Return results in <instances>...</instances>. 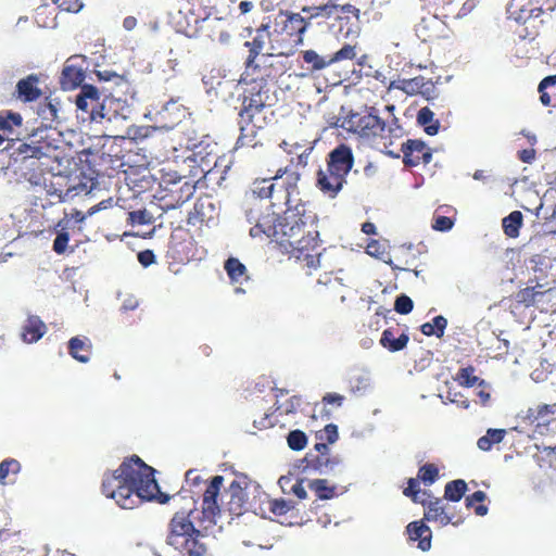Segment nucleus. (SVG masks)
I'll return each mask as SVG.
<instances>
[{"label": "nucleus", "instance_id": "nucleus-1", "mask_svg": "<svg viewBox=\"0 0 556 556\" xmlns=\"http://www.w3.org/2000/svg\"><path fill=\"white\" fill-rule=\"evenodd\" d=\"M154 473L139 456L126 457L117 469L104 472L102 494L123 509H134L153 500L165 504L169 496L161 493Z\"/></svg>", "mask_w": 556, "mask_h": 556}, {"label": "nucleus", "instance_id": "nucleus-2", "mask_svg": "<svg viewBox=\"0 0 556 556\" xmlns=\"http://www.w3.org/2000/svg\"><path fill=\"white\" fill-rule=\"evenodd\" d=\"M317 215L304 202L289 206L278 217L276 243L291 258L302 263L307 274L321 266Z\"/></svg>", "mask_w": 556, "mask_h": 556}, {"label": "nucleus", "instance_id": "nucleus-3", "mask_svg": "<svg viewBox=\"0 0 556 556\" xmlns=\"http://www.w3.org/2000/svg\"><path fill=\"white\" fill-rule=\"evenodd\" d=\"M268 60H264L266 63ZM283 73V66L278 67L274 63L264 64V74L247 83L241 94V108L239 110L240 136L237 139L236 148L256 147L257 131L263 129L266 124L265 109L271 106L274 92V81Z\"/></svg>", "mask_w": 556, "mask_h": 556}, {"label": "nucleus", "instance_id": "nucleus-4", "mask_svg": "<svg viewBox=\"0 0 556 556\" xmlns=\"http://www.w3.org/2000/svg\"><path fill=\"white\" fill-rule=\"evenodd\" d=\"M70 159L55 142H37V185H41L50 202H64L80 193L89 194L96 186L93 179L73 184L68 173Z\"/></svg>", "mask_w": 556, "mask_h": 556}, {"label": "nucleus", "instance_id": "nucleus-5", "mask_svg": "<svg viewBox=\"0 0 556 556\" xmlns=\"http://www.w3.org/2000/svg\"><path fill=\"white\" fill-rule=\"evenodd\" d=\"M177 511L169 522V531L166 543L176 549L180 556H206L207 546L203 542L205 538L190 520V515Z\"/></svg>", "mask_w": 556, "mask_h": 556}, {"label": "nucleus", "instance_id": "nucleus-6", "mask_svg": "<svg viewBox=\"0 0 556 556\" xmlns=\"http://www.w3.org/2000/svg\"><path fill=\"white\" fill-rule=\"evenodd\" d=\"M277 48H281L283 55L291 54L303 42V35L308 22L300 13L280 10L274 17H267Z\"/></svg>", "mask_w": 556, "mask_h": 556}, {"label": "nucleus", "instance_id": "nucleus-7", "mask_svg": "<svg viewBox=\"0 0 556 556\" xmlns=\"http://www.w3.org/2000/svg\"><path fill=\"white\" fill-rule=\"evenodd\" d=\"M108 100V97H102L93 85H83L75 100L78 117L88 123H110L114 114L106 106Z\"/></svg>", "mask_w": 556, "mask_h": 556}, {"label": "nucleus", "instance_id": "nucleus-8", "mask_svg": "<svg viewBox=\"0 0 556 556\" xmlns=\"http://www.w3.org/2000/svg\"><path fill=\"white\" fill-rule=\"evenodd\" d=\"M300 173L290 169L289 167L279 168L274 176V189L270 197V205L273 207L289 208L294 204L302 202L299 199V181Z\"/></svg>", "mask_w": 556, "mask_h": 556}, {"label": "nucleus", "instance_id": "nucleus-9", "mask_svg": "<svg viewBox=\"0 0 556 556\" xmlns=\"http://www.w3.org/2000/svg\"><path fill=\"white\" fill-rule=\"evenodd\" d=\"M342 126L365 139L387 138L392 131L374 108L368 112L351 113L344 118Z\"/></svg>", "mask_w": 556, "mask_h": 556}, {"label": "nucleus", "instance_id": "nucleus-10", "mask_svg": "<svg viewBox=\"0 0 556 556\" xmlns=\"http://www.w3.org/2000/svg\"><path fill=\"white\" fill-rule=\"evenodd\" d=\"M275 39L273 28L267 20L255 29L252 40L244 42V46L249 48V55L245 61L247 66H253L256 58L263 52H266L268 58L275 54L283 55L281 48L276 47Z\"/></svg>", "mask_w": 556, "mask_h": 556}, {"label": "nucleus", "instance_id": "nucleus-11", "mask_svg": "<svg viewBox=\"0 0 556 556\" xmlns=\"http://www.w3.org/2000/svg\"><path fill=\"white\" fill-rule=\"evenodd\" d=\"M56 119L58 109L51 100L45 97L37 102V142L41 140L60 146L61 134L55 127Z\"/></svg>", "mask_w": 556, "mask_h": 556}, {"label": "nucleus", "instance_id": "nucleus-12", "mask_svg": "<svg viewBox=\"0 0 556 556\" xmlns=\"http://www.w3.org/2000/svg\"><path fill=\"white\" fill-rule=\"evenodd\" d=\"M167 187L160 197L164 210H174L186 203L195 192L197 185L192 179L177 177L166 180Z\"/></svg>", "mask_w": 556, "mask_h": 556}, {"label": "nucleus", "instance_id": "nucleus-13", "mask_svg": "<svg viewBox=\"0 0 556 556\" xmlns=\"http://www.w3.org/2000/svg\"><path fill=\"white\" fill-rule=\"evenodd\" d=\"M247 220L253 226L250 228V236L255 239H271L276 242L277 224L279 214L273 212L262 214L257 206L245 212Z\"/></svg>", "mask_w": 556, "mask_h": 556}, {"label": "nucleus", "instance_id": "nucleus-14", "mask_svg": "<svg viewBox=\"0 0 556 556\" xmlns=\"http://www.w3.org/2000/svg\"><path fill=\"white\" fill-rule=\"evenodd\" d=\"M247 477L235 479L225 490V510L231 516H241L248 510Z\"/></svg>", "mask_w": 556, "mask_h": 556}, {"label": "nucleus", "instance_id": "nucleus-15", "mask_svg": "<svg viewBox=\"0 0 556 556\" xmlns=\"http://www.w3.org/2000/svg\"><path fill=\"white\" fill-rule=\"evenodd\" d=\"M403 163L406 167L427 165L432 160L431 149L421 140L408 139L402 143Z\"/></svg>", "mask_w": 556, "mask_h": 556}, {"label": "nucleus", "instance_id": "nucleus-16", "mask_svg": "<svg viewBox=\"0 0 556 556\" xmlns=\"http://www.w3.org/2000/svg\"><path fill=\"white\" fill-rule=\"evenodd\" d=\"M224 483L223 476H214L206 484L202 498V515L204 520L214 521L220 514L218 495Z\"/></svg>", "mask_w": 556, "mask_h": 556}, {"label": "nucleus", "instance_id": "nucleus-17", "mask_svg": "<svg viewBox=\"0 0 556 556\" xmlns=\"http://www.w3.org/2000/svg\"><path fill=\"white\" fill-rule=\"evenodd\" d=\"M507 13L517 23L525 24L531 18L540 17L544 9L541 0H510Z\"/></svg>", "mask_w": 556, "mask_h": 556}, {"label": "nucleus", "instance_id": "nucleus-18", "mask_svg": "<svg viewBox=\"0 0 556 556\" xmlns=\"http://www.w3.org/2000/svg\"><path fill=\"white\" fill-rule=\"evenodd\" d=\"M346 178L326 167L317 172L316 186L328 198L334 199L342 190Z\"/></svg>", "mask_w": 556, "mask_h": 556}, {"label": "nucleus", "instance_id": "nucleus-19", "mask_svg": "<svg viewBox=\"0 0 556 556\" xmlns=\"http://www.w3.org/2000/svg\"><path fill=\"white\" fill-rule=\"evenodd\" d=\"M354 164L352 149L342 143L333 149L327 159V167L333 172L342 174L346 178Z\"/></svg>", "mask_w": 556, "mask_h": 556}, {"label": "nucleus", "instance_id": "nucleus-20", "mask_svg": "<svg viewBox=\"0 0 556 556\" xmlns=\"http://www.w3.org/2000/svg\"><path fill=\"white\" fill-rule=\"evenodd\" d=\"M76 58L72 56L66 60L60 76V85L63 90H73L81 87L85 80V71L81 65L75 63Z\"/></svg>", "mask_w": 556, "mask_h": 556}, {"label": "nucleus", "instance_id": "nucleus-21", "mask_svg": "<svg viewBox=\"0 0 556 556\" xmlns=\"http://www.w3.org/2000/svg\"><path fill=\"white\" fill-rule=\"evenodd\" d=\"M216 207L210 195L204 194L197 199L193 208L188 214V224L197 225L208 223L214 218Z\"/></svg>", "mask_w": 556, "mask_h": 556}, {"label": "nucleus", "instance_id": "nucleus-22", "mask_svg": "<svg viewBox=\"0 0 556 556\" xmlns=\"http://www.w3.org/2000/svg\"><path fill=\"white\" fill-rule=\"evenodd\" d=\"M426 520L412 521L406 526V534L412 542H418V548L427 552L431 548L432 531L425 523Z\"/></svg>", "mask_w": 556, "mask_h": 556}, {"label": "nucleus", "instance_id": "nucleus-23", "mask_svg": "<svg viewBox=\"0 0 556 556\" xmlns=\"http://www.w3.org/2000/svg\"><path fill=\"white\" fill-rule=\"evenodd\" d=\"M391 88L404 91L407 94H429L434 89L432 81L426 80L424 76H417L409 79H399L391 83Z\"/></svg>", "mask_w": 556, "mask_h": 556}, {"label": "nucleus", "instance_id": "nucleus-24", "mask_svg": "<svg viewBox=\"0 0 556 556\" xmlns=\"http://www.w3.org/2000/svg\"><path fill=\"white\" fill-rule=\"evenodd\" d=\"M332 16L340 21V30L343 29V22L350 25L345 31V36L358 34L359 9L352 4L337 5V10Z\"/></svg>", "mask_w": 556, "mask_h": 556}, {"label": "nucleus", "instance_id": "nucleus-25", "mask_svg": "<svg viewBox=\"0 0 556 556\" xmlns=\"http://www.w3.org/2000/svg\"><path fill=\"white\" fill-rule=\"evenodd\" d=\"M424 520L429 522H438L440 526H447L451 523V517H446L443 507V498L430 497L426 498Z\"/></svg>", "mask_w": 556, "mask_h": 556}, {"label": "nucleus", "instance_id": "nucleus-26", "mask_svg": "<svg viewBox=\"0 0 556 556\" xmlns=\"http://www.w3.org/2000/svg\"><path fill=\"white\" fill-rule=\"evenodd\" d=\"M304 462L306 469H313L321 475L330 473L340 464V459L330 454L315 455L313 453H307Z\"/></svg>", "mask_w": 556, "mask_h": 556}, {"label": "nucleus", "instance_id": "nucleus-27", "mask_svg": "<svg viewBox=\"0 0 556 556\" xmlns=\"http://www.w3.org/2000/svg\"><path fill=\"white\" fill-rule=\"evenodd\" d=\"M70 355L80 363H87L92 353V344L88 338L74 337L68 341Z\"/></svg>", "mask_w": 556, "mask_h": 556}, {"label": "nucleus", "instance_id": "nucleus-28", "mask_svg": "<svg viewBox=\"0 0 556 556\" xmlns=\"http://www.w3.org/2000/svg\"><path fill=\"white\" fill-rule=\"evenodd\" d=\"M556 413L555 404H541L536 407H530L527 410L526 418L535 424L536 427L546 426L551 422V417Z\"/></svg>", "mask_w": 556, "mask_h": 556}, {"label": "nucleus", "instance_id": "nucleus-29", "mask_svg": "<svg viewBox=\"0 0 556 556\" xmlns=\"http://www.w3.org/2000/svg\"><path fill=\"white\" fill-rule=\"evenodd\" d=\"M304 63L307 64V70L311 73L320 72L332 65L330 54L321 55L315 50H305L302 52Z\"/></svg>", "mask_w": 556, "mask_h": 556}, {"label": "nucleus", "instance_id": "nucleus-30", "mask_svg": "<svg viewBox=\"0 0 556 556\" xmlns=\"http://www.w3.org/2000/svg\"><path fill=\"white\" fill-rule=\"evenodd\" d=\"M408 341L409 337L406 333H402L400 337L395 338L391 329L383 330L380 338V344L390 352H397L405 349Z\"/></svg>", "mask_w": 556, "mask_h": 556}, {"label": "nucleus", "instance_id": "nucleus-31", "mask_svg": "<svg viewBox=\"0 0 556 556\" xmlns=\"http://www.w3.org/2000/svg\"><path fill=\"white\" fill-rule=\"evenodd\" d=\"M523 224V216L520 211H513L510 214H508L506 217L502 220V227L504 233L508 238H517L519 237L520 228Z\"/></svg>", "mask_w": 556, "mask_h": 556}, {"label": "nucleus", "instance_id": "nucleus-32", "mask_svg": "<svg viewBox=\"0 0 556 556\" xmlns=\"http://www.w3.org/2000/svg\"><path fill=\"white\" fill-rule=\"evenodd\" d=\"M55 5H37V26L42 28H54L56 26Z\"/></svg>", "mask_w": 556, "mask_h": 556}, {"label": "nucleus", "instance_id": "nucleus-33", "mask_svg": "<svg viewBox=\"0 0 556 556\" xmlns=\"http://www.w3.org/2000/svg\"><path fill=\"white\" fill-rule=\"evenodd\" d=\"M417 122L424 127L426 134L430 136L438 134L440 124L438 119H434V113L429 108L425 106L419 110Z\"/></svg>", "mask_w": 556, "mask_h": 556}, {"label": "nucleus", "instance_id": "nucleus-34", "mask_svg": "<svg viewBox=\"0 0 556 556\" xmlns=\"http://www.w3.org/2000/svg\"><path fill=\"white\" fill-rule=\"evenodd\" d=\"M467 491V483L463 479H456L447 482L444 486L443 500L450 502H459Z\"/></svg>", "mask_w": 556, "mask_h": 556}, {"label": "nucleus", "instance_id": "nucleus-35", "mask_svg": "<svg viewBox=\"0 0 556 556\" xmlns=\"http://www.w3.org/2000/svg\"><path fill=\"white\" fill-rule=\"evenodd\" d=\"M453 208L451 206H440L433 215L432 218V228L437 231H448L454 226V218L450 216H445L441 213L447 214L452 212Z\"/></svg>", "mask_w": 556, "mask_h": 556}, {"label": "nucleus", "instance_id": "nucleus-36", "mask_svg": "<svg viewBox=\"0 0 556 556\" xmlns=\"http://www.w3.org/2000/svg\"><path fill=\"white\" fill-rule=\"evenodd\" d=\"M224 268L232 282H242L247 279V267L236 257H229Z\"/></svg>", "mask_w": 556, "mask_h": 556}, {"label": "nucleus", "instance_id": "nucleus-37", "mask_svg": "<svg viewBox=\"0 0 556 556\" xmlns=\"http://www.w3.org/2000/svg\"><path fill=\"white\" fill-rule=\"evenodd\" d=\"M418 480V478H409L407 486L403 490V494L409 497L414 503L426 505V498H430L431 494L427 491L421 492Z\"/></svg>", "mask_w": 556, "mask_h": 556}, {"label": "nucleus", "instance_id": "nucleus-38", "mask_svg": "<svg viewBox=\"0 0 556 556\" xmlns=\"http://www.w3.org/2000/svg\"><path fill=\"white\" fill-rule=\"evenodd\" d=\"M536 307L544 313L556 312V287L539 291Z\"/></svg>", "mask_w": 556, "mask_h": 556}, {"label": "nucleus", "instance_id": "nucleus-39", "mask_svg": "<svg viewBox=\"0 0 556 556\" xmlns=\"http://www.w3.org/2000/svg\"><path fill=\"white\" fill-rule=\"evenodd\" d=\"M308 488L315 492L319 500H330L336 495V486L329 485L325 479H314L308 482Z\"/></svg>", "mask_w": 556, "mask_h": 556}, {"label": "nucleus", "instance_id": "nucleus-40", "mask_svg": "<svg viewBox=\"0 0 556 556\" xmlns=\"http://www.w3.org/2000/svg\"><path fill=\"white\" fill-rule=\"evenodd\" d=\"M337 10V4H324L319 7H304L302 9V12L305 14L306 22H311L313 18L316 17H326L329 18L333 15L334 11Z\"/></svg>", "mask_w": 556, "mask_h": 556}, {"label": "nucleus", "instance_id": "nucleus-41", "mask_svg": "<svg viewBox=\"0 0 556 556\" xmlns=\"http://www.w3.org/2000/svg\"><path fill=\"white\" fill-rule=\"evenodd\" d=\"M505 434L504 429H489L486 434L478 440L477 445L482 451H490L494 444L503 441Z\"/></svg>", "mask_w": 556, "mask_h": 556}, {"label": "nucleus", "instance_id": "nucleus-42", "mask_svg": "<svg viewBox=\"0 0 556 556\" xmlns=\"http://www.w3.org/2000/svg\"><path fill=\"white\" fill-rule=\"evenodd\" d=\"M275 182H274V176L270 178H262V179H255L251 191L253 195H255L258 199H269L273 195V189H274Z\"/></svg>", "mask_w": 556, "mask_h": 556}, {"label": "nucleus", "instance_id": "nucleus-43", "mask_svg": "<svg viewBox=\"0 0 556 556\" xmlns=\"http://www.w3.org/2000/svg\"><path fill=\"white\" fill-rule=\"evenodd\" d=\"M17 97L24 101L35 100V75L30 74L20 80L16 86Z\"/></svg>", "mask_w": 556, "mask_h": 556}, {"label": "nucleus", "instance_id": "nucleus-44", "mask_svg": "<svg viewBox=\"0 0 556 556\" xmlns=\"http://www.w3.org/2000/svg\"><path fill=\"white\" fill-rule=\"evenodd\" d=\"M485 498L486 494L483 491H476L466 497V507L473 508L478 516H485L488 514V506L482 504Z\"/></svg>", "mask_w": 556, "mask_h": 556}, {"label": "nucleus", "instance_id": "nucleus-45", "mask_svg": "<svg viewBox=\"0 0 556 556\" xmlns=\"http://www.w3.org/2000/svg\"><path fill=\"white\" fill-rule=\"evenodd\" d=\"M358 46L344 43L338 51L330 54L332 64L343 61H353L357 56Z\"/></svg>", "mask_w": 556, "mask_h": 556}, {"label": "nucleus", "instance_id": "nucleus-46", "mask_svg": "<svg viewBox=\"0 0 556 556\" xmlns=\"http://www.w3.org/2000/svg\"><path fill=\"white\" fill-rule=\"evenodd\" d=\"M538 294L539 290H536V287H527L516 293L515 300L527 307L536 306Z\"/></svg>", "mask_w": 556, "mask_h": 556}, {"label": "nucleus", "instance_id": "nucleus-47", "mask_svg": "<svg viewBox=\"0 0 556 556\" xmlns=\"http://www.w3.org/2000/svg\"><path fill=\"white\" fill-rule=\"evenodd\" d=\"M109 206H112V199L103 200L99 204L91 206L86 214L77 210H72V212L66 216H70V218L74 219L76 223H83L87 216H91L100 210L108 208Z\"/></svg>", "mask_w": 556, "mask_h": 556}, {"label": "nucleus", "instance_id": "nucleus-48", "mask_svg": "<svg viewBox=\"0 0 556 556\" xmlns=\"http://www.w3.org/2000/svg\"><path fill=\"white\" fill-rule=\"evenodd\" d=\"M287 443L292 451H302L307 445V437L302 430H292L287 435Z\"/></svg>", "mask_w": 556, "mask_h": 556}, {"label": "nucleus", "instance_id": "nucleus-49", "mask_svg": "<svg viewBox=\"0 0 556 556\" xmlns=\"http://www.w3.org/2000/svg\"><path fill=\"white\" fill-rule=\"evenodd\" d=\"M417 478L430 485L439 478V468L434 464H425L419 468Z\"/></svg>", "mask_w": 556, "mask_h": 556}, {"label": "nucleus", "instance_id": "nucleus-50", "mask_svg": "<svg viewBox=\"0 0 556 556\" xmlns=\"http://www.w3.org/2000/svg\"><path fill=\"white\" fill-rule=\"evenodd\" d=\"M22 121L23 118L18 113H14L11 111L0 112V129H2L3 131H11L12 125L21 126Z\"/></svg>", "mask_w": 556, "mask_h": 556}, {"label": "nucleus", "instance_id": "nucleus-51", "mask_svg": "<svg viewBox=\"0 0 556 556\" xmlns=\"http://www.w3.org/2000/svg\"><path fill=\"white\" fill-rule=\"evenodd\" d=\"M455 380L464 387L470 388L473 387L479 378L475 376V367L473 366H467L464 368H460L456 375Z\"/></svg>", "mask_w": 556, "mask_h": 556}, {"label": "nucleus", "instance_id": "nucleus-52", "mask_svg": "<svg viewBox=\"0 0 556 556\" xmlns=\"http://www.w3.org/2000/svg\"><path fill=\"white\" fill-rule=\"evenodd\" d=\"M151 215L147 210H138L128 213L127 222L131 226L148 225L151 223Z\"/></svg>", "mask_w": 556, "mask_h": 556}, {"label": "nucleus", "instance_id": "nucleus-53", "mask_svg": "<svg viewBox=\"0 0 556 556\" xmlns=\"http://www.w3.org/2000/svg\"><path fill=\"white\" fill-rule=\"evenodd\" d=\"M294 506L291 504V502L286 501L283 498L279 500H273L269 502L268 509L270 513H273L275 516H283L289 510H291Z\"/></svg>", "mask_w": 556, "mask_h": 556}, {"label": "nucleus", "instance_id": "nucleus-54", "mask_svg": "<svg viewBox=\"0 0 556 556\" xmlns=\"http://www.w3.org/2000/svg\"><path fill=\"white\" fill-rule=\"evenodd\" d=\"M21 465L15 459H4L0 463V481L4 483V480L9 476L10 472L17 473L20 471Z\"/></svg>", "mask_w": 556, "mask_h": 556}, {"label": "nucleus", "instance_id": "nucleus-55", "mask_svg": "<svg viewBox=\"0 0 556 556\" xmlns=\"http://www.w3.org/2000/svg\"><path fill=\"white\" fill-rule=\"evenodd\" d=\"M14 162H24L27 159L35 157V147L21 143L20 147L12 154Z\"/></svg>", "mask_w": 556, "mask_h": 556}, {"label": "nucleus", "instance_id": "nucleus-56", "mask_svg": "<svg viewBox=\"0 0 556 556\" xmlns=\"http://www.w3.org/2000/svg\"><path fill=\"white\" fill-rule=\"evenodd\" d=\"M68 241H70V236L64 230V227H62V230L60 232H58V235L53 241V247H52L53 251L59 255L64 254L67 250Z\"/></svg>", "mask_w": 556, "mask_h": 556}, {"label": "nucleus", "instance_id": "nucleus-57", "mask_svg": "<svg viewBox=\"0 0 556 556\" xmlns=\"http://www.w3.org/2000/svg\"><path fill=\"white\" fill-rule=\"evenodd\" d=\"M413 307L414 303L409 296L401 294L395 299L394 309L399 314L406 315L413 311Z\"/></svg>", "mask_w": 556, "mask_h": 556}, {"label": "nucleus", "instance_id": "nucleus-58", "mask_svg": "<svg viewBox=\"0 0 556 556\" xmlns=\"http://www.w3.org/2000/svg\"><path fill=\"white\" fill-rule=\"evenodd\" d=\"M319 440H326L328 444L334 443L338 438V427L334 424H328L324 430L316 434Z\"/></svg>", "mask_w": 556, "mask_h": 556}, {"label": "nucleus", "instance_id": "nucleus-59", "mask_svg": "<svg viewBox=\"0 0 556 556\" xmlns=\"http://www.w3.org/2000/svg\"><path fill=\"white\" fill-rule=\"evenodd\" d=\"M83 7V0H59L58 10L77 13Z\"/></svg>", "mask_w": 556, "mask_h": 556}, {"label": "nucleus", "instance_id": "nucleus-60", "mask_svg": "<svg viewBox=\"0 0 556 556\" xmlns=\"http://www.w3.org/2000/svg\"><path fill=\"white\" fill-rule=\"evenodd\" d=\"M301 403H302L301 396L293 395L289 400H287L282 406L277 407V409L283 408V413L286 415L294 414L298 412L299 407L301 406Z\"/></svg>", "mask_w": 556, "mask_h": 556}, {"label": "nucleus", "instance_id": "nucleus-61", "mask_svg": "<svg viewBox=\"0 0 556 556\" xmlns=\"http://www.w3.org/2000/svg\"><path fill=\"white\" fill-rule=\"evenodd\" d=\"M299 148L300 147L296 144L294 147V151L290 150L289 153H295L296 154V165L305 167L308 163V156L313 151V147L312 146L305 147L303 149V151H301V152L298 151Z\"/></svg>", "mask_w": 556, "mask_h": 556}, {"label": "nucleus", "instance_id": "nucleus-62", "mask_svg": "<svg viewBox=\"0 0 556 556\" xmlns=\"http://www.w3.org/2000/svg\"><path fill=\"white\" fill-rule=\"evenodd\" d=\"M22 340L26 343L35 341V320L31 316L28 317L27 324L24 326V330L21 333Z\"/></svg>", "mask_w": 556, "mask_h": 556}, {"label": "nucleus", "instance_id": "nucleus-63", "mask_svg": "<svg viewBox=\"0 0 556 556\" xmlns=\"http://www.w3.org/2000/svg\"><path fill=\"white\" fill-rule=\"evenodd\" d=\"M97 76L100 80L104 81H114L116 85L123 84L125 81L122 75L116 74L112 71H97Z\"/></svg>", "mask_w": 556, "mask_h": 556}, {"label": "nucleus", "instance_id": "nucleus-64", "mask_svg": "<svg viewBox=\"0 0 556 556\" xmlns=\"http://www.w3.org/2000/svg\"><path fill=\"white\" fill-rule=\"evenodd\" d=\"M431 325L433 326L434 328V331H437V333H434V336L437 338H442L443 334H444V331H445V328L447 326V320L445 317L439 315V316H435L432 321H431Z\"/></svg>", "mask_w": 556, "mask_h": 556}]
</instances>
